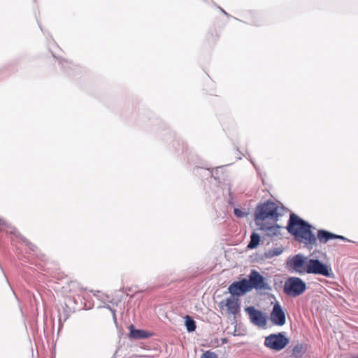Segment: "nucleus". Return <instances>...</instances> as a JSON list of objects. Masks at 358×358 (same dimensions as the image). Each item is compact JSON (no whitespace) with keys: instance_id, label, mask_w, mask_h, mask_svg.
Instances as JSON below:
<instances>
[{"instance_id":"nucleus-4","label":"nucleus","mask_w":358,"mask_h":358,"mask_svg":"<svg viewBox=\"0 0 358 358\" xmlns=\"http://www.w3.org/2000/svg\"><path fill=\"white\" fill-rule=\"evenodd\" d=\"M306 284L300 278H289L284 285V292L292 297H296L304 292Z\"/></svg>"},{"instance_id":"nucleus-14","label":"nucleus","mask_w":358,"mask_h":358,"mask_svg":"<svg viewBox=\"0 0 358 358\" xmlns=\"http://www.w3.org/2000/svg\"><path fill=\"white\" fill-rule=\"evenodd\" d=\"M129 337L133 339H141L145 338L149 336V334L144 331L140 329H135L133 325L129 326Z\"/></svg>"},{"instance_id":"nucleus-7","label":"nucleus","mask_w":358,"mask_h":358,"mask_svg":"<svg viewBox=\"0 0 358 358\" xmlns=\"http://www.w3.org/2000/svg\"><path fill=\"white\" fill-rule=\"evenodd\" d=\"M228 289L231 296L238 298L239 296L243 295L250 291L249 282L246 279H243L240 281L233 282L229 285Z\"/></svg>"},{"instance_id":"nucleus-15","label":"nucleus","mask_w":358,"mask_h":358,"mask_svg":"<svg viewBox=\"0 0 358 358\" xmlns=\"http://www.w3.org/2000/svg\"><path fill=\"white\" fill-rule=\"evenodd\" d=\"M259 241H260V236L258 234L253 232L250 236V241L249 244L248 245V248H249V249L256 248L259 245Z\"/></svg>"},{"instance_id":"nucleus-9","label":"nucleus","mask_w":358,"mask_h":358,"mask_svg":"<svg viewBox=\"0 0 358 358\" xmlns=\"http://www.w3.org/2000/svg\"><path fill=\"white\" fill-rule=\"evenodd\" d=\"M270 319L271 322L275 325L282 326L285 324V313L278 303L273 306Z\"/></svg>"},{"instance_id":"nucleus-19","label":"nucleus","mask_w":358,"mask_h":358,"mask_svg":"<svg viewBox=\"0 0 358 358\" xmlns=\"http://www.w3.org/2000/svg\"><path fill=\"white\" fill-rule=\"evenodd\" d=\"M201 358H217V357L214 352L207 351L202 355Z\"/></svg>"},{"instance_id":"nucleus-10","label":"nucleus","mask_w":358,"mask_h":358,"mask_svg":"<svg viewBox=\"0 0 358 358\" xmlns=\"http://www.w3.org/2000/svg\"><path fill=\"white\" fill-rule=\"evenodd\" d=\"M315 275L319 274L326 277H331L333 275L331 265L322 263L318 259H315Z\"/></svg>"},{"instance_id":"nucleus-8","label":"nucleus","mask_w":358,"mask_h":358,"mask_svg":"<svg viewBox=\"0 0 358 358\" xmlns=\"http://www.w3.org/2000/svg\"><path fill=\"white\" fill-rule=\"evenodd\" d=\"M249 288L257 289H263L267 288V284L265 282L264 277L255 270H252L249 275Z\"/></svg>"},{"instance_id":"nucleus-12","label":"nucleus","mask_w":358,"mask_h":358,"mask_svg":"<svg viewBox=\"0 0 358 358\" xmlns=\"http://www.w3.org/2000/svg\"><path fill=\"white\" fill-rule=\"evenodd\" d=\"M259 229L263 231L265 234L270 237L278 236L280 234L281 227L278 224L267 225L264 223H260Z\"/></svg>"},{"instance_id":"nucleus-23","label":"nucleus","mask_w":358,"mask_h":358,"mask_svg":"<svg viewBox=\"0 0 358 358\" xmlns=\"http://www.w3.org/2000/svg\"><path fill=\"white\" fill-rule=\"evenodd\" d=\"M356 358H358V357H356Z\"/></svg>"},{"instance_id":"nucleus-17","label":"nucleus","mask_w":358,"mask_h":358,"mask_svg":"<svg viewBox=\"0 0 358 358\" xmlns=\"http://www.w3.org/2000/svg\"><path fill=\"white\" fill-rule=\"evenodd\" d=\"M303 347L301 345H296L292 350V355L299 357L301 355Z\"/></svg>"},{"instance_id":"nucleus-16","label":"nucleus","mask_w":358,"mask_h":358,"mask_svg":"<svg viewBox=\"0 0 358 358\" xmlns=\"http://www.w3.org/2000/svg\"><path fill=\"white\" fill-rule=\"evenodd\" d=\"M185 327L189 332L194 331L196 329L194 320L189 316L185 317Z\"/></svg>"},{"instance_id":"nucleus-6","label":"nucleus","mask_w":358,"mask_h":358,"mask_svg":"<svg viewBox=\"0 0 358 358\" xmlns=\"http://www.w3.org/2000/svg\"><path fill=\"white\" fill-rule=\"evenodd\" d=\"M245 311L249 315L250 322L255 326L264 327L266 324V317L260 310L255 309L253 306H249L245 308Z\"/></svg>"},{"instance_id":"nucleus-11","label":"nucleus","mask_w":358,"mask_h":358,"mask_svg":"<svg viewBox=\"0 0 358 358\" xmlns=\"http://www.w3.org/2000/svg\"><path fill=\"white\" fill-rule=\"evenodd\" d=\"M224 306L228 312L232 315H236L240 311V299L234 296H230L225 300Z\"/></svg>"},{"instance_id":"nucleus-20","label":"nucleus","mask_w":358,"mask_h":358,"mask_svg":"<svg viewBox=\"0 0 358 358\" xmlns=\"http://www.w3.org/2000/svg\"><path fill=\"white\" fill-rule=\"evenodd\" d=\"M234 214L238 217H243L245 215V213H243L242 210L238 208L234 209Z\"/></svg>"},{"instance_id":"nucleus-1","label":"nucleus","mask_w":358,"mask_h":358,"mask_svg":"<svg viewBox=\"0 0 358 358\" xmlns=\"http://www.w3.org/2000/svg\"><path fill=\"white\" fill-rule=\"evenodd\" d=\"M311 225L294 213H291L287 226V231L300 242L308 243L313 236Z\"/></svg>"},{"instance_id":"nucleus-3","label":"nucleus","mask_w":358,"mask_h":358,"mask_svg":"<svg viewBox=\"0 0 358 358\" xmlns=\"http://www.w3.org/2000/svg\"><path fill=\"white\" fill-rule=\"evenodd\" d=\"M307 258L301 254H298L289 259L287 262V267L299 273H313V259H310L306 264Z\"/></svg>"},{"instance_id":"nucleus-22","label":"nucleus","mask_w":358,"mask_h":358,"mask_svg":"<svg viewBox=\"0 0 358 358\" xmlns=\"http://www.w3.org/2000/svg\"><path fill=\"white\" fill-rule=\"evenodd\" d=\"M222 10V13H224V14H227V13L224 10Z\"/></svg>"},{"instance_id":"nucleus-5","label":"nucleus","mask_w":358,"mask_h":358,"mask_svg":"<svg viewBox=\"0 0 358 358\" xmlns=\"http://www.w3.org/2000/svg\"><path fill=\"white\" fill-rule=\"evenodd\" d=\"M289 340L283 333L272 334L265 338L264 345L271 350L280 351L289 344Z\"/></svg>"},{"instance_id":"nucleus-21","label":"nucleus","mask_w":358,"mask_h":358,"mask_svg":"<svg viewBox=\"0 0 358 358\" xmlns=\"http://www.w3.org/2000/svg\"><path fill=\"white\" fill-rule=\"evenodd\" d=\"M3 223V222L1 220H0V224H2Z\"/></svg>"},{"instance_id":"nucleus-2","label":"nucleus","mask_w":358,"mask_h":358,"mask_svg":"<svg viewBox=\"0 0 358 358\" xmlns=\"http://www.w3.org/2000/svg\"><path fill=\"white\" fill-rule=\"evenodd\" d=\"M282 209L278 204L272 201H268L257 206L255 216L257 225L268 220L273 222L278 221V217L282 215Z\"/></svg>"},{"instance_id":"nucleus-18","label":"nucleus","mask_w":358,"mask_h":358,"mask_svg":"<svg viewBox=\"0 0 358 358\" xmlns=\"http://www.w3.org/2000/svg\"><path fill=\"white\" fill-rule=\"evenodd\" d=\"M282 252V250L280 248H274L269 251V255L271 257L278 256Z\"/></svg>"},{"instance_id":"nucleus-13","label":"nucleus","mask_w":358,"mask_h":358,"mask_svg":"<svg viewBox=\"0 0 358 358\" xmlns=\"http://www.w3.org/2000/svg\"><path fill=\"white\" fill-rule=\"evenodd\" d=\"M317 238L321 243H325L330 239H334V238L346 240V238H345L343 236L336 235V234H334L333 233L329 232L325 230H319L317 231Z\"/></svg>"}]
</instances>
